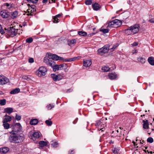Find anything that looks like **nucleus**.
Segmentation results:
<instances>
[{"mask_svg":"<svg viewBox=\"0 0 154 154\" xmlns=\"http://www.w3.org/2000/svg\"><path fill=\"white\" fill-rule=\"evenodd\" d=\"M92 7L94 10L97 11L99 10L101 8L100 5L97 3H95L92 5Z\"/></svg>","mask_w":154,"mask_h":154,"instance_id":"nucleus-13","label":"nucleus"},{"mask_svg":"<svg viewBox=\"0 0 154 154\" xmlns=\"http://www.w3.org/2000/svg\"><path fill=\"white\" fill-rule=\"evenodd\" d=\"M139 27L137 24L132 26L125 29V32L128 35L134 34L139 31Z\"/></svg>","mask_w":154,"mask_h":154,"instance_id":"nucleus-4","label":"nucleus"},{"mask_svg":"<svg viewBox=\"0 0 154 154\" xmlns=\"http://www.w3.org/2000/svg\"><path fill=\"white\" fill-rule=\"evenodd\" d=\"M41 133L39 131H30L28 134V136L33 140H35L36 139L39 138L41 136Z\"/></svg>","mask_w":154,"mask_h":154,"instance_id":"nucleus-5","label":"nucleus"},{"mask_svg":"<svg viewBox=\"0 0 154 154\" xmlns=\"http://www.w3.org/2000/svg\"><path fill=\"white\" fill-rule=\"evenodd\" d=\"M3 125L4 128L6 129H8L10 127V125L7 122L3 123Z\"/></svg>","mask_w":154,"mask_h":154,"instance_id":"nucleus-36","label":"nucleus"},{"mask_svg":"<svg viewBox=\"0 0 154 154\" xmlns=\"http://www.w3.org/2000/svg\"><path fill=\"white\" fill-rule=\"evenodd\" d=\"M63 15V14L62 13H60V14H57L55 16L56 17H57L58 18H60L61 16H62Z\"/></svg>","mask_w":154,"mask_h":154,"instance_id":"nucleus-53","label":"nucleus"},{"mask_svg":"<svg viewBox=\"0 0 154 154\" xmlns=\"http://www.w3.org/2000/svg\"><path fill=\"white\" fill-rule=\"evenodd\" d=\"M30 8L31 9H35V6L34 5H31V6H30Z\"/></svg>","mask_w":154,"mask_h":154,"instance_id":"nucleus-56","label":"nucleus"},{"mask_svg":"<svg viewBox=\"0 0 154 154\" xmlns=\"http://www.w3.org/2000/svg\"><path fill=\"white\" fill-rule=\"evenodd\" d=\"M20 91V89L19 88H16L11 91L10 92L11 94H15L18 93Z\"/></svg>","mask_w":154,"mask_h":154,"instance_id":"nucleus-23","label":"nucleus"},{"mask_svg":"<svg viewBox=\"0 0 154 154\" xmlns=\"http://www.w3.org/2000/svg\"><path fill=\"white\" fill-rule=\"evenodd\" d=\"M6 100L5 99L0 100V104L2 106L5 105L6 104Z\"/></svg>","mask_w":154,"mask_h":154,"instance_id":"nucleus-39","label":"nucleus"},{"mask_svg":"<svg viewBox=\"0 0 154 154\" xmlns=\"http://www.w3.org/2000/svg\"><path fill=\"white\" fill-rule=\"evenodd\" d=\"M76 42V40L75 39H73L71 40L70 42V43L71 44H73L75 43Z\"/></svg>","mask_w":154,"mask_h":154,"instance_id":"nucleus-48","label":"nucleus"},{"mask_svg":"<svg viewBox=\"0 0 154 154\" xmlns=\"http://www.w3.org/2000/svg\"><path fill=\"white\" fill-rule=\"evenodd\" d=\"M47 71L46 69L43 67H41L39 69L37 73L39 77H42L44 76L46 74Z\"/></svg>","mask_w":154,"mask_h":154,"instance_id":"nucleus-9","label":"nucleus"},{"mask_svg":"<svg viewBox=\"0 0 154 154\" xmlns=\"http://www.w3.org/2000/svg\"><path fill=\"white\" fill-rule=\"evenodd\" d=\"M72 90H73L72 89V88H70L68 89L67 91L66 92L67 93H69L70 92H72Z\"/></svg>","mask_w":154,"mask_h":154,"instance_id":"nucleus-55","label":"nucleus"},{"mask_svg":"<svg viewBox=\"0 0 154 154\" xmlns=\"http://www.w3.org/2000/svg\"><path fill=\"white\" fill-rule=\"evenodd\" d=\"M11 120V116L5 117L3 120V123H5V122H10Z\"/></svg>","mask_w":154,"mask_h":154,"instance_id":"nucleus-29","label":"nucleus"},{"mask_svg":"<svg viewBox=\"0 0 154 154\" xmlns=\"http://www.w3.org/2000/svg\"><path fill=\"white\" fill-rule=\"evenodd\" d=\"M51 76L53 80L55 81H58L61 79L63 78V76L61 75H57L53 74H51Z\"/></svg>","mask_w":154,"mask_h":154,"instance_id":"nucleus-10","label":"nucleus"},{"mask_svg":"<svg viewBox=\"0 0 154 154\" xmlns=\"http://www.w3.org/2000/svg\"><path fill=\"white\" fill-rule=\"evenodd\" d=\"M4 112L10 114L13 112V109L12 108L8 107L5 108L4 109Z\"/></svg>","mask_w":154,"mask_h":154,"instance_id":"nucleus-18","label":"nucleus"},{"mask_svg":"<svg viewBox=\"0 0 154 154\" xmlns=\"http://www.w3.org/2000/svg\"><path fill=\"white\" fill-rule=\"evenodd\" d=\"M109 46L106 45L103 47L99 48L98 50V54L100 55H102L106 53H107L109 50Z\"/></svg>","mask_w":154,"mask_h":154,"instance_id":"nucleus-7","label":"nucleus"},{"mask_svg":"<svg viewBox=\"0 0 154 154\" xmlns=\"http://www.w3.org/2000/svg\"><path fill=\"white\" fill-rule=\"evenodd\" d=\"M103 129H104V128H100V130H101L102 131H103Z\"/></svg>","mask_w":154,"mask_h":154,"instance_id":"nucleus-62","label":"nucleus"},{"mask_svg":"<svg viewBox=\"0 0 154 154\" xmlns=\"http://www.w3.org/2000/svg\"><path fill=\"white\" fill-rule=\"evenodd\" d=\"M54 107L53 104H49L46 106V107L48 110H51Z\"/></svg>","mask_w":154,"mask_h":154,"instance_id":"nucleus-38","label":"nucleus"},{"mask_svg":"<svg viewBox=\"0 0 154 154\" xmlns=\"http://www.w3.org/2000/svg\"><path fill=\"white\" fill-rule=\"evenodd\" d=\"M0 14L1 16L3 18H7L9 17L8 14L5 11H1Z\"/></svg>","mask_w":154,"mask_h":154,"instance_id":"nucleus-16","label":"nucleus"},{"mask_svg":"<svg viewBox=\"0 0 154 154\" xmlns=\"http://www.w3.org/2000/svg\"><path fill=\"white\" fill-rule=\"evenodd\" d=\"M8 79L5 76L0 77V85H3L9 82Z\"/></svg>","mask_w":154,"mask_h":154,"instance_id":"nucleus-11","label":"nucleus"},{"mask_svg":"<svg viewBox=\"0 0 154 154\" xmlns=\"http://www.w3.org/2000/svg\"><path fill=\"white\" fill-rule=\"evenodd\" d=\"M149 21L151 23H154V20L152 19H151L149 20Z\"/></svg>","mask_w":154,"mask_h":154,"instance_id":"nucleus-57","label":"nucleus"},{"mask_svg":"<svg viewBox=\"0 0 154 154\" xmlns=\"http://www.w3.org/2000/svg\"><path fill=\"white\" fill-rule=\"evenodd\" d=\"M118 44H116V45L114 46L112 48H110V50H111L112 51H113L116 48L118 47Z\"/></svg>","mask_w":154,"mask_h":154,"instance_id":"nucleus-49","label":"nucleus"},{"mask_svg":"<svg viewBox=\"0 0 154 154\" xmlns=\"http://www.w3.org/2000/svg\"><path fill=\"white\" fill-rule=\"evenodd\" d=\"M102 70L104 72H108L109 71V68L107 66H104L102 67Z\"/></svg>","mask_w":154,"mask_h":154,"instance_id":"nucleus-35","label":"nucleus"},{"mask_svg":"<svg viewBox=\"0 0 154 154\" xmlns=\"http://www.w3.org/2000/svg\"><path fill=\"white\" fill-rule=\"evenodd\" d=\"M138 45V44L137 42H134L133 44H131V45L133 46H136L137 45Z\"/></svg>","mask_w":154,"mask_h":154,"instance_id":"nucleus-54","label":"nucleus"},{"mask_svg":"<svg viewBox=\"0 0 154 154\" xmlns=\"http://www.w3.org/2000/svg\"><path fill=\"white\" fill-rule=\"evenodd\" d=\"M5 5L7 7H8L9 5L7 3H5Z\"/></svg>","mask_w":154,"mask_h":154,"instance_id":"nucleus-61","label":"nucleus"},{"mask_svg":"<svg viewBox=\"0 0 154 154\" xmlns=\"http://www.w3.org/2000/svg\"><path fill=\"white\" fill-rule=\"evenodd\" d=\"M79 35L82 36H86L87 35V33L84 31H79L78 32Z\"/></svg>","mask_w":154,"mask_h":154,"instance_id":"nucleus-33","label":"nucleus"},{"mask_svg":"<svg viewBox=\"0 0 154 154\" xmlns=\"http://www.w3.org/2000/svg\"><path fill=\"white\" fill-rule=\"evenodd\" d=\"M33 41V39L31 37L28 38L26 39V42L28 43H31Z\"/></svg>","mask_w":154,"mask_h":154,"instance_id":"nucleus-41","label":"nucleus"},{"mask_svg":"<svg viewBox=\"0 0 154 154\" xmlns=\"http://www.w3.org/2000/svg\"><path fill=\"white\" fill-rule=\"evenodd\" d=\"M147 142L149 143H152L153 141V139L151 137H149L147 140Z\"/></svg>","mask_w":154,"mask_h":154,"instance_id":"nucleus-42","label":"nucleus"},{"mask_svg":"<svg viewBox=\"0 0 154 154\" xmlns=\"http://www.w3.org/2000/svg\"><path fill=\"white\" fill-rule=\"evenodd\" d=\"M39 144L40 146L42 147L46 146L47 145V143L44 141H39Z\"/></svg>","mask_w":154,"mask_h":154,"instance_id":"nucleus-27","label":"nucleus"},{"mask_svg":"<svg viewBox=\"0 0 154 154\" xmlns=\"http://www.w3.org/2000/svg\"><path fill=\"white\" fill-rule=\"evenodd\" d=\"M34 61L33 59L32 58H30L29 59V62L30 63H33Z\"/></svg>","mask_w":154,"mask_h":154,"instance_id":"nucleus-51","label":"nucleus"},{"mask_svg":"<svg viewBox=\"0 0 154 154\" xmlns=\"http://www.w3.org/2000/svg\"><path fill=\"white\" fill-rule=\"evenodd\" d=\"M137 60L138 61L140 62L142 64L144 63L146 61V59L142 57H138L137 59Z\"/></svg>","mask_w":154,"mask_h":154,"instance_id":"nucleus-26","label":"nucleus"},{"mask_svg":"<svg viewBox=\"0 0 154 154\" xmlns=\"http://www.w3.org/2000/svg\"><path fill=\"white\" fill-rule=\"evenodd\" d=\"M52 20V21L54 23H57L59 22L58 20L59 19L57 17H56L55 16L54 17Z\"/></svg>","mask_w":154,"mask_h":154,"instance_id":"nucleus-37","label":"nucleus"},{"mask_svg":"<svg viewBox=\"0 0 154 154\" xmlns=\"http://www.w3.org/2000/svg\"><path fill=\"white\" fill-rule=\"evenodd\" d=\"M103 120L102 119H100L99 121H96V122L95 124V125L97 127L100 126V128L102 127V125L103 124Z\"/></svg>","mask_w":154,"mask_h":154,"instance_id":"nucleus-20","label":"nucleus"},{"mask_svg":"<svg viewBox=\"0 0 154 154\" xmlns=\"http://www.w3.org/2000/svg\"><path fill=\"white\" fill-rule=\"evenodd\" d=\"M31 10V8H30V7H29V8L28 9V10H27V11L30 14V10Z\"/></svg>","mask_w":154,"mask_h":154,"instance_id":"nucleus-59","label":"nucleus"},{"mask_svg":"<svg viewBox=\"0 0 154 154\" xmlns=\"http://www.w3.org/2000/svg\"><path fill=\"white\" fill-rule=\"evenodd\" d=\"M81 58V57L79 56L78 57H75L73 58L66 59H65V60H64L65 62H71L72 61H73L76 60H79Z\"/></svg>","mask_w":154,"mask_h":154,"instance_id":"nucleus-12","label":"nucleus"},{"mask_svg":"<svg viewBox=\"0 0 154 154\" xmlns=\"http://www.w3.org/2000/svg\"><path fill=\"white\" fill-rule=\"evenodd\" d=\"M128 17V15H127V16H126L125 18H124V19H126Z\"/></svg>","mask_w":154,"mask_h":154,"instance_id":"nucleus-64","label":"nucleus"},{"mask_svg":"<svg viewBox=\"0 0 154 154\" xmlns=\"http://www.w3.org/2000/svg\"><path fill=\"white\" fill-rule=\"evenodd\" d=\"M6 33L7 34V38L9 37H13L17 34H20L18 32V29L16 28L15 26L10 27L7 29Z\"/></svg>","mask_w":154,"mask_h":154,"instance_id":"nucleus-3","label":"nucleus"},{"mask_svg":"<svg viewBox=\"0 0 154 154\" xmlns=\"http://www.w3.org/2000/svg\"><path fill=\"white\" fill-rule=\"evenodd\" d=\"M48 0H43L42 2L44 3H46L47 2Z\"/></svg>","mask_w":154,"mask_h":154,"instance_id":"nucleus-60","label":"nucleus"},{"mask_svg":"<svg viewBox=\"0 0 154 154\" xmlns=\"http://www.w3.org/2000/svg\"><path fill=\"white\" fill-rule=\"evenodd\" d=\"M29 2H32L33 3H36L37 2L38 0H27Z\"/></svg>","mask_w":154,"mask_h":154,"instance_id":"nucleus-46","label":"nucleus"},{"mask_svg":"<svg viewBox=\"0 0 154 154\" xmlns=\"http://www.w3.org/2000/svg\"><path fill=\"white\" fill-rule=\"evenodd\" d=\"M5 117H10V116H8L7 114H6L5 116Z\"/></svg>","mask_w":154,"mask_h":154,"instance_id":"nucleus-63","label":"nucleus"},{"mask_svg":"<svg viewBox=\"0 0 154 154\" xmlns=\"http://www.w3.org/2000/svg\"><path fill=\"white\" fill-rule=\"evenodd\" d=\"M143 128L144 129H148L149 128V123L147 120L143 121Z\"/></svg>","mask_w":154,"mask_h":154,"instance_id":"nucleus-17","label":"nucleus"},{"mask_svg":"<svg viewBox=\"0 0 154 154\" xmlns=\"http://www.w3.org/2000/svg\"><path fill=\"white\" fill-rule=\"evenodd\" d=\"M18 16V12L17 11H15L13 12L11 14V17L13 19L16 18Z\"/></svg>","mask_w":154,"mask_h":154,"instance_id":"nucleus-25","label":"nucleus"},{"mask_svg":"<svg viewBox=\"0 0 154 154\" xmlns=\"http://www.w3.org/2000/svg\"><path fill=\"white\" fill-rule=\"evenodd\" d=\"M44 62L48 66L51 67L54 72L59 70L58 65L56 64V63L54 60H50L47 57H45L44 58Z\"/></svg>","mask_w":154,"mask_h":154,"instance_id":"nucleus-2","label":"nucleus"},{"mask_svg":"<svg viewBox=\"0 0 154 154\" xmlns=\"http://www.w3.org/2000/svg\"><path fill=\"white\" fill-rule=\"evenodd\" d=\"M148 61L149 63L152 65H154V61L153 58L151 57H149L148 59Z\"/></svg>","mask_w":154,"mask_h":154,"instance_id":"nucleus-30","label":"nucleus"},{"mask_svg":"<svg viewBox=\"0 0 154 154\" xmlns=\"http://www.w3.org/2000/svg\"><path fill=\"white\" fill-rule=\"evenodd\" d=\"M36 11L35 9H31V10H30V14H27L28 15H32V13L33 12H35Z\"/></svg>","mask_w":154,"mask_h":154,"instance_id":"nucleus-47","label":"nucleus"},{"mask_svg":"<svg viewBox=\"0 0 154 154\" xmlns=\"http://www.w3.org/2000/svg\"><path fill=\"white\" fill-rule=\"evenodd\" d=\"M59 70H61L64 67H65L66 68L67 67V64L66 63H63L61 64L58 65Z\"/></svg>","mask_w":154,"mask_h":154,"instance_id":"nucleus-34","label":"nucleus"},{"mask_svg":"<svg viewBox=\"0 0 154 154\" xmlns=\"http://www.w3.org/2000/svg\"><path fill=\"white\" fill-rule=\"evenodd\" d=\"M69 153L70 154H73V150H71L69 151Z\"/></svg>","mask_w":154,"mask_h":154,"instance_id":"nucleus-58","label":"nucleus"},{"mask_svg":"<svg viewBox=\"0 0 154 154\" xmlns=\"http://www.w3.org/2000/svg\"><path fill=\"white\" fill-rule=\"evenodd\" d=\"M114 20L109 22L108 23V26L109 27H117L114 23Z\"/></svg>","mask_w":154,"mask_h":154,"instance_id":"nucleus-21","label":"nucleus"},{"mask_svg":"<svg viewBox=\"0 0 154 154\" xmlns=\"http://www.w3.org/2000/svg\"><path fill=\"white\" fill-rule=\"evenodd\" d=\"M51 144L53 147H57L58 146V143L57 142L54 141H51Z\"/></svg>","mask_w":154,"mask_h":154,"instance_id":"nucleus-31","label":"nucleus"},{"mask_svg":"<svg viewBox=\"0 0 154 154\" xmlns=\"http://www.w3.org/2000/svg\"><path fill=\"white\" fill-rule=\"evenodd\" d=\"M109 79L111 80L115 79L117 77V75L116 73H109Z\"/></svg>","mask_w":154,"mask_h":154,"instance_id":"nucleus-15","label":"nucleus"},{"mask_svg":"<svg viewBox=\"0 0 154 154\" xmlns=\"http://www.w3.org/2000/svg\"><path fill=\"white\" fill-rule=\"evenodd\" d=\"M115 24L117 26V27L120 26L122 24L121 21L118 19H115L114 20Z\"/></svg>","mask_w":154,"mask_h":154,"instance_id":"nucleus-24","label":"nucleus"},{"mask_svg":"<svg viewBox=\"0 0 154 154\" xmlns=\"http://www.w3.org/2000/svg\"><path fill=\"white\" fill-rule=\"evenodd\" d=\"M112 153L114 154H119L118 153L119 150L117 148H113L112 149Z\"/></svg>","mask_w":154,"mask_h":154,"instance_id":"nucleus-28","label":"nucleus"},{"mask_svg":"<svg viewBox=\"0 0 154 154\" xmlns=\"http://www.w3.org/2000/svg\"><path fill=\"white\" fill-rule=\"evenodd\" d=\"M97 32H93V33H90V34H89L88 35V37H91V36H92L93 35H95L96 33H97Z\"/></svg>","mask_w":154,"mask_h":154,"instance_id":"nucleus-52","label":"nucleus"},{"mask_svg":"<svg viewBox=\"0 0 154 154\" xmlns=\"http://www.w3.org/2000/svg\"><path fill=\"white\" fill-rule=\"evenodd\" d=\"M22 126L19 123L15 124L12 128V130L11 131H9L10 133H17L20 131L22 129Z\"/></svg>","mask_w":154,"mask_h":154,"instance_id":"nucleus-8","label":"nucleus"},{"mask_svg":"<svg viewBox=\"0 0 154 154\" xmlns=\"http://www.w3.org/2000/svg\"><path fill=\"white\" fill-rule=\"evenodd\" d=\"M38 122V121L37 119H32L30 122V124L32 125H36Z\"/></svg>","mask_w":154,"mask_h":154,"instance_id":"nucleus-22","label":"nucleus"},{"mask_svg":"<svg viewBox=\"0 0 154 154\" xmlns=\"http://www.w3.org/2000/svg\"><path fill=\"white\" fill-rule=\"evenodd\" d=\"M9 148L8 147H3L0 148V152L2 153H5L9 151Z\"/></svg>","mask_w":154,"mask_h":154,"instance_id":"nucleus-19","label":"nucleus"},{"mask_svg":"<svg viewBox=\"0 0 154 154\" xmlns=\"http://www.w3.org/2000/svg\"><path fill=\"white\" fill-rule=\"evenodd\" d=\"M45 123L48 126H51L52 124V122L50 120H46Z\"/></svg>","mask_w":154,"mask_h":154,"instance_id":"nucleus-40","label":"nucleus"},{"mask_svg":"<svg viewBox=\"0 0 154 154\" xmlns=\"http://www.w3.org/2000/svg\"><path fill=\"white\" fill-rule=\"evenodd\" d=\"M21 117L20 116L18 115L17 114H16L15 116V119L16 120H20L21 119Z\"/></svg>","mask_w":154,"mask_h":154,"instance_id":"nucleus-45","label":"nucleus"},{"mask_svg":"<svg viewBox=\"0 0 154 154\" xmlns=\"http://www.w3.org/2000/svg\"><path fill=\"white\" fill-rule=\"evenodd\" d=\"M23 78L24 79L27 80L28 81H29L30 79L29 77L26 76H23Z\"/></svg>","mask_w":154,"mask_h":154,"instance_id":"nucleus-50","label":"nucleus"},{"mask_svg":"<svg viewBox=\"0 0 154 154\" xmlns=\"http://www.w3.org/2000/svg\"><path fill=\"white\" fill-rule=\"evenodd\" d=\"M48 57L49 59L52 60L57 61L58 60H61L64 61V60L65 59H64L63 57H59L57 54L48 53Z\"/></svg>","mask_w":154,"mask_h":154,"instance_id":"nucleus-6","label":"nucleus"},{"mask_svg":"<svg viewBox=\"0 0 154 154\" xmlns=\"http://www.w3.org/2000/svg\"><path fill=\"white\" fill-rule=\"evenodd\" d=\"M91 61L89 60H86L83 61V66L88 67L90 66L91 64Z\"/></svg>","mask_w":154,"mask_h":154,"instance_id":"nucleus-14","label":"nucleus"},{"mask_svg":"<svg viewBox=\"0 0 154 154\" xmlns=\"http://www.w3.org/2000/svg\"><path fill=\"white\" fill-rule=\"evenodd\" d=\"M7 30V29H5V30H4L2 28L1 29H0V33L2 35H4L7 37V34L6 32Z\"/></svg>","mask_w":154,"mask_h":154,"instance_id":"nucleus-32","label":"nucleus"},{"mask_svg":"<svg viewBox=\"0 0 154 154\" xmlns=\"http://www.w3.org/2000/svg\"><path fill=\"white\" fill-rule=\"evenodd\" d=\"M101 32H102L104 33H107L108 32L109 30L106 29H101L100 30Z\"/></svg>","mask_w":154,"mask_h":154,"instance_id":"nucleus-44","label":"nucleus"},{"mask_svg":"<svg viewBox=\"0 0 154 154\" xmlns=\"http://www.w3.org/2000/svg\"><path fill=\"white\" fill-rule=\"evenodd\" d=\"M92 3V0H87L85 2L86 5H90Z\"/></svg>","mask_w":154,"mask_h":154,"instance_id":"nucleus-43","label":"nucleus"},{"mask_svg":"<svg viewBox=\"0 0 154 154\" xmlns=\"http://www.w3.org/2000/svg\"><path fill=\"white\" fill-rule=\"evenodd\" d=\"M9 137V139L11 143H19L23 140V137L15 133H11Z\"/></svg>","mask_w":154,"mask_h":154,"instance_id":"nucleus-1","label":"nucleus"}]
</instances>
